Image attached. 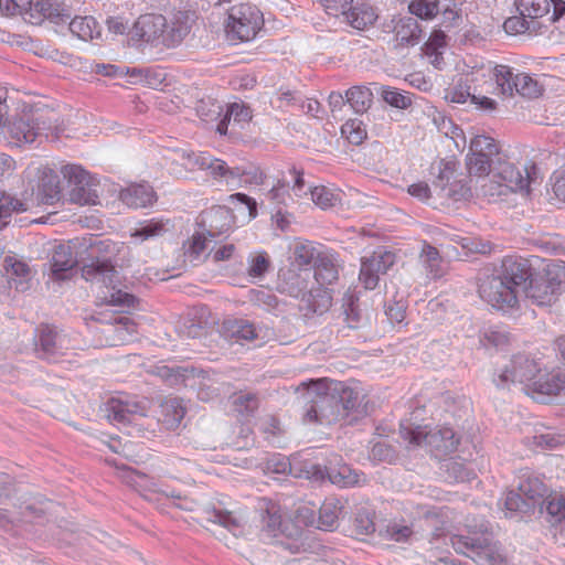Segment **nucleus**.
I'll use <instances>...</instances> for the list:
<instances>
[{
	"label": "nucleus",
	"instance_id": "603ef678",
	"mask_svg": "<svg viewBox=\"0 0 565 565\" xmlns=\"http://www.w3.org/2000/svg\"><path fill=\"white\" fill-rule=\"evenodd\" d=\"M516 9L523 17L537 21L548 12L547 0H518Z\"/></svg>",
	"mask_w": 565,
	"mask_h": 565
},
{
	"label": "nucleus",
	"instance_id": "69168bd1",
	"mask_svg": "<svg viewBox=\"0 0 565 565\" xmlns=\"http://www.w3.org/2000/svg\"><path fill=\"white\" fill-rule=\"evenodd\" d=\"M440 194L445 198L451 199L454 201L466 200L471 195V189L462 180H452L444 190L440 191Z\"/></svg>",
	"mask_w": 565,
	"mask_h": 565
},
{
	"label": "nucleus",
	"instance_id": "4be33fe9",
	"mask_svg": "<svg viewBox=\"0 0 565 565\" xmlns=\"http://www.w3.org/2000/svg\"><path fill=\"white\" fill-rule=\"evenodd\" d=\"M259 510L263 512V532L268 536L277 537L287 533V524L282 519L280 507L267 499H263L259 503Z\"/></svg>",
	"mask_w": 565,
	"mask_h": 565
},
{
	"label": "nucleus",
	"instance_id": "473e14b6",
	"mask_svg": "<svg viewBox=\"0 0 565 565\" xmlns=\"http://www.w3.org/2000/svg\"><path fill=\"white\" fill-rule=\"evenodd\" d=\"M161 422L167 429H177L185 416L183 401L177 397L167 398L161 404Z\"/></svg>",
	"mask_w": 565,
	"mask_h": 565
},
{
	"label": "nucleus",
	"instance_id": "a18cd8bd",
	"mask_svg": "<svg viewBox=\"0 0 565 565\" xmlns=\"http://www.w3.org/2000/svg\"><path fill=\"white\" fill-rule=\"evenodd\" d=\"M237 175L235 178V186L248 185H260L266 179V174L259 167L247 166V167H235Z\"/></svg>",
	"mask_w": 565,
	"mask_h": 565
},
{
	"label": "nucleus",
	"instance_id": "423d86ee",
	"mask_svg": "<svg viewBox=\"0 0 565 565\" xmlns=\"http://www.w3.org/2000/svg\"><path fill=\"white\" fill-rule=\"evenodd\" d=\"M4 138L12 147L39 146L47 140L53 127L42 117L28 115L13 117L2 127Z\"/></svg>",
	"mask_w": 565,
	"mask_h": 565
},
{
	"label": "nucleus",
	"instance_id": "6e6552de",
	"mask_svg": "<svg viewBox=\"0 0 565 565\" xmlns=\"http://www.w3.org/2000/svg\"><path fill=\"white\" fill-rule=\"evenodd\" d=\"M24 178L38 204L53 205L60 201V178L53 169L32 164L24 171Z\"/></svg>",
	"mask_w": 565,
	"mask_h": 565
},
{
	"label": "nucleus",
	"instance_id": "7c9ffc66",
	"mask_svg": "<svg viewBox=\"0 0 565 565\" xmlns=\"http://www.w3.org/2000/svg\"><path fill=\"white\" fill-rule=\"evenodd\" d=\"M313 268L315 279L320 286L327 287L338 280L339 270L337 258L334 254L328 249L318 258Z\"/></svg>",
	"mask_w": 565,
	"mask_h": 565
},
{
	"label": "nucleus",
	"instance_id": "e2e57ef3",
	"mask_svg": "<svg viewBox=\"0 0 565 565\" xmlns=\"http://www.w3.org/2000/svg\"><path fill=\"white\" fill-rule=\"evenodd\" d=\"M381 95L385 103L395 108L406 109L412 105V99L408 95L390 86L383 87Z\"/></svg>",
	"mask_w": 565,
	"mask_h": 565
},
{
	"label": "nucleus",
	"instance_id": "c03bdc74",
	"mask_svg": "<svg viewBox=\"0 0 565 565\" xmlns=\"http://www.w3.org/2000/svg\"><path fill=\"white\" fill-rule=\"evenodd\" d=\"M328 477L333 484L339 487L356 486L362 480V475L351 469L349 466L343 465L338 469L328 470Z\"/></svg>",
	"mask_w": 565,
	"mask_h": 565
},
{
	"label": "nucleus",
	"instance_id": "c9c22d12",
	"mask_svg": "<svg viewBox=\"0 0 565 565\" xmlns=\"http://www.w3.org/2000/svg\"><path fill=\"white\" fill-rule=\"evenodd\" d=\"M70 31L83 41H92L100 36V25L90 15L75 17L70 22Z\"/></svg>",
	"mask_w": 565,
	"mask_h": 565
},
{
	"label": "nucleus",
	"instance_id": "c85d7f7f",
	"mask_svg": "<svg viewBox=\"0 0 565 565\" xmlns=\"http://www.w3.org/2000/svg\"><path fill=\"white\" fill-rule=\"evenodd\" d=\"M102 332L111 337L110 345L132 341L137 334L136 323L128 317H120L115 323L105 324Z\"/></svg>",
	"mask_w": 565,
	"mask_h": 565
},
{
	"label": "nucleus",
	"instance_id": "393cba45",
	"mask_svg": "<svg viewBox=\"0 0 565 565\" xmlns=\"http://www.w3.org/2000/svg\"><path fill=\"white\" fill-rule=\"evenodd\" d=\"M120 200L128 207L141 209L152 204L156 199L152 186L148 183H136L121 190Z\"/></svg>",
	"mask_w": 565,
	"mask_h": 565
},
{
	"label": "nucleus",
	"instance_id": "a211bd4d",
	"mask_svg": "<svg viewBox=\"0 0 565 565\" xmlns=\"http://www.w3.org/2000/svg\"><path fill=\"white\" fill-rule=\"evenodd\" d=\"M105 414L113 425L121 427L132 424L139 416H143L145 407L127 398L114 397L105 404Z\"/></svg>",
	"mask_w": 565,
	"mask_h": 565
},
{
	"label": "nucleus",
	"instance_id": "c756f323",
	"mask_svg": "<svg viewBox=\"0 0 565 565\" xmlns=\"http://www.w3.org/2000/svg\"><path fill=\"white\" fill-rule=\"evenodd\" d=\"M50 264L53 277L65 279L74 268L76 259L68 245L60 244L54 248Z\"/></svg>",
	"mask_w": 565,
	"mask_h": 565
},
{
	"label": "nucleus",
	"instance_id": "864d4df0",
	"mask_svg": "<svg viewBox=\"0 0 565 565\" xmlns=\"http://www.w3.org/2000/svg\"><path fill=\"white\" fill-rule=\"evenodd\" d=\"M342 136L352 145H361L367 132L362 120L354 118L347 120L341 127Z\"/></svg>",
	"mask_w": 565,
	"mask_h": 565
},
{
	"label": "nucleus",
	"instance_id": "4c0bfd02",
	"mask_svg": "<svg viewBox=\"0 0 565 565\" xmlns=\"http://www.w3.org/2000/svg\"><path fill=\"white\" fill-rule=\"evenodd\" d=\"M342 512L340 500L327 499L319 510L318 527L323 531H332L338 526L339 516Z\"/></svg>",
	"mask_w": 565,
	"mask_h": 565
},
{
	"label": "nucleus",
	"instance_id": "6e6d98bb",
	"mask_svg": "<svg viewBox=\"0 0 565 565\" xmlns=\"http://www.w3.org/2000/svg\"><path fill=\"white\" fill-rule=\"evenodd\" d=\"M224 329L236 340H253L257 337L255 327L243 319L226 322Z\"/></svg>",
	"mask_w": 565,
	"mask_h": 565
},
{
	"label": "nucleus",
	"instance_id": "ddd939ff",
	"mask_svg": "<svg viewBox=\"0 0 565 565\" xmlns=\"http://www.w3.org/2000/svg\"><path fill=\"white\" fill-rule=\"evenodd\" d=\"M539 371L540 366L533 359L521 354L515 355L511 360L510 365L494 379V383L498 387H505L510 383H519L529 390L533 380L537 377Z\"/></svg>",
	"mask_w": 565,
	"mask_h": 565
},
{
	"label": "nucleus",
	"instance_id": "9b49d317",
	"mask_svg": "<svg viewBox=\"0 0 565 565\" xmlns=\"http://www.w3.org/2000/svg\"><path fill=\"white\" fill-rule=\"evenodd\" d=\"M479 295L482 300L502 311L513 309L519 302V290L500 274L484 279L479 286Z\"/></svg>",
	"mask_w": 565,
	"mask_h": 565
},
{
	"label": "nucleus",
	"instance_id": "b1692460",
	"mask_svg": "<svg viewBox=\"0 0 565 565\" xmlns=\"http://www.w3.org/2000/svg\"><path fill=\"white\" fill-rule=\"evenodd\" d=\"M3 268L10 284H12L17 290L23 291L28 289V284L33 274L26 262L18 258L17 256L9 255L4 257Z\"/></svg>",
	"mask_w": 565,
	"mask_h": 565
},
{
	"label": "nucleus",
	"instance_id": "1a4fd4ad",
	"mask_svg": "<svg viewBox=\"0 0 565 565\" xmlns=\"http://www.w3.org/2000/svg\"><path fill=\"white\" fill-rule=\"evenodd\" d=\"M499 156V147L491 137L479 135L471 139L466 164L470 177H487Z\"/></svg>",
	"mask_w": 565,
	"mask_h": 565
},
{
	"label": "nucleus",
	"instance_id": "0eeeda50",
	"mask_svg": "<svg viewBox=\"0 0 565 565\" xmlns=\"http://www.w3.org/2000/svg\"><path fill=\"white\" fill-rule=\"evenodd\" d=\"M263 24V14L256 7L248 3L233 6L225 25L226 36L230 41L248 42L256 38Z\"/></svg>",
	"mask_w": 565,
	"mask_h": 565
},
{
	"label": "nucleus",
	"instance_id": "58836bf2",
	"mask_svg": "<svg viewBox=\"0 0 565 565\" xmlns=\"http://www.w3.org/2000/svg\"><path fill=\"white\" fill-rule=\"evenodd\" d=\"M419 258L429 277L435 279L444 275V262L436 247L424 243Z\"/></svg>",
	"mask_w": 565,
	"mask_h": 565
},
{
	"label": "nucleus",
	"instance_id": "0e129e2a",
	"mask_svg": "<svg viewBox=\"0 0 565 565\" xmlns=\"http://www.w3.org/2000/svg\"><path fill=\"white\" fill-rule=\"evenodd\" d=\"M207 520L220 524L228 531H236L239 527L238 520L228 511L222 509H213L207 511Z\"/></svg>",
	"mask_w": 565,
	"mask_h": 565
},
{
	"label": "nucleus",
	"instance_id": "20e7f679",
	"mask_svg": "<svg viewBox=\"0 0 565 565\" xmlns=\"http://www.w3.org/2000/svg\"><path fill=\"white\" fill-rule=\"evenodd\" d=\"M82 276L86 281L105 288L100 298L113 306H132L135 297L119 288L120 277L107 257L93 258L82 267Z\"/></svg>",
	"mask_w": 565,
	"mask_h": 565
},
{
	"label": "nucleus",
	"instance_id": "aec40b11",
	"mask_svg": "<svg viewBox=\"0 0 565 565\" xmlns=\"http://www.w3.org/2000/svg\"><path fill=\"white\" fill-rule=\"evenodd\" d=\"M394 263L392 253H374L369 258H363L359 278L366 289L377 286L380 274H385Z\"/></svg>",
	"mask_w": 565,
	"mask_h": 565
},
{
	"label": "nucleus",
	"instance_id": "bb28decb",
	"mask_svg": "<svg viewBox=\"0 0 565 565\" xmlns=\"http://www.w3.org/2000/svg\"><path fill=\"white\" fill-rule=\"evenodd\" d=\"M479 74L483 77L489 76L494 79L497 87L503 95L512 96L514 94L515 75L512 68L507 65H492L489 63L479 70Z\"/></svg>",
	"mask_w": 565,
	"mask_h": 565
},
{
	"label": "nucleus",
	"instance_id": "7ed1b4c3",
	"mask_svg": "<svg viewBox=\"0 0 565 565\" xmlns=\"http://www.w3.org/2000/svg\"><path fill=\"white\" fill-rule=\"evenodd\" d=\"M399 434L408 445L425 446L436 458L454 452L459 445L458 435L449 426H413L408 422H402Z\"/></svg>",
	"mask_w": 565,
	"mask_h": 565
},
{
	"label": "nucleus",
	"instance_id": "f704fd0d",
	"mask_svg": "<svg viewBox=\"0 0 565 565\" xmlns=\"http://www.w3.org/2000/svg\"><path fill=\"white\" fill-rule=\"evenodd\" d=\"M202 223H209L206 235L213 238L228 231L230 213L225 207H213L203 215Z\"/></svg>",
	"mask_w": 565,
	"mask_h": 565
},
{
	"label": "nucleus",
	"instance_id": "dca6fc26",
	"mask_svg": "<svg viewBox=\"0 0 565 565\" xmlns=\"http://www.w3.org/2000/svg\"><path fill=\"white\" fill-rule=\"evenodd\" d=\"M183 157L186 158L188 166L191 168L207 170L214 179L226 185L235 186L237 171H235V167H228L224 160L214 158L207 152H183Z\"/></svg>",
	"mask_w": 565,
	"mask_h": 565
},
{
	"label": "nucleus",
	"instance_id": "9d476101",
	"mask_svg": "<svg viewBox=\"0 0 565 565\" xmlns=\"http://www.w3.org/2000/svg\"><path fill=\"white\" fill-rule=\"evenodd\" d=\"M539 169L534 163L526 164L521 171L510 162H499L494 169V178H498L502 183L497 184L499 193L509 192H530L531 183L537 180Z\"/></svg>",
	"mask_w": 565,
	"mask_h": 565
},
{
	"label": "nucleus",
	"instance_id": "39448f33",
	"mask_svg": "<svg viewBox=\"0 0 565 565\" xmlns=\"http://www.w3.org/2000/svg\"><path fill=\"white\" fill-rule=\"evenodd\" d=\"M482 533L455 534L450 537L454 550L478 565H507V559L486 530Z\"/></svg>",
	"mask_w": 565,
	"mask_h": 565
},
{
	"label": "nucleus",
	"instance_id": "052dcab7",
	"mask_svg": "<svg viewBox=\"0 0 565 565\" xmlns=\"http://www.w3.org/2000/svg\"><path fill=\"white\" fill-rule=\"evenodd\" d=\"M152 372L171 386L179 385L185 380V370L179 366L157 365Z\"/></svg>",
	"mask_w": 565,
	"mask_h": 565
},
{
	"label": "nucleus",
	"instance_id": "13d9d810",
	"mask_svg": "<svg viewBox=\"0 0 565 565\" xmlns=\"http://www.w3.org/2000/svg\"><path fill=\"white\" fill-rule=\"evenodd\" d=\"M310 195L312 202L322 210L332 207L339 202V195L324 185L312 188Z\"/></svg>",
	"mask_w": 565,
	"mask_h": 565
},
{
	"label": "nucleus",
	"instance_id": "79ce46f5",
	"mask_svg": "<svg viewBox=\"0 0 565 565\" xmlns=\"http://www.w3.org/2000/svg\"><path fill=\"white\" fill-rule=\"evenodd\" d=\"M167 224L158 220L145 221L131 233V237L139 243L159 237L167 232Z\"/></svg>",
	"mask_w": 565,
	"mask_h": 565
},
{
	"label": "nucleus",
	"instance_id": "3c124183",
	"mask_svg": "<svg viewBox=\"0 0 565 565\" xmlns=\"http://www.w3.org/2000/svg\"><path fill=\"white\" fill-rule=\"evenodd\" d=\"M358 299L353 294H345L343 297L344 322L349 329L361 327L363 318L356 305Z\"/></svg>",
	"mask_w": 565,
	"mask_h": 565
},
{
	"label": "nucleus",
	"instance_id": "cd10ccee",
	"mask_svg": "<svg viewBox=\"0 0 565 565\" xmlns=\"http://www.w3.org/2000/svg\"><path fill=\"white\" fill-rule=\"evenodd\" d=\"M326 250L327 249L317 246L313 242L297 239L292 247L295 264L301 269H310Z\"/></svg>",
	"mask_w": 565,
	"mask_h": 565
},
{
	"label": "nucleus",
	"instance_id": "e433bc0d",
	"mask_svg": "<svg viewBox=\"0 0 565 565\" xmlns=\"http://www.w3.org/2000/svg\"><path fill=\"white\" fill-rule=\"evenodd\" d=\"M252 118L250 109L244 104L233 103L227 107L224 118L217 125V132L220 135L227 134V127L231 122L242 127L247 124Z\"/></svg>",
	"mask_w": 565,
	"mask_h": 565
},
{
	"label": "nucleus",
	"instance_id": "f3484780",
	"mask_svg": "<svg viewBox=\"0 0 565 565\" xmlns=\"http://www.w3.org/2000/svg\"><path fill=\"white\" fill-rule=\"evenodd\" d=\"M499 274L510 282L512 287L525 290L526 284L533 279V268L529 259L510 255L502 259Z\"/></svg>",
	"mask_w": 565,
	"mask_h": 565
},
{
	"label": "nucleus",
	"instance_id": "2eb2a0df",
	"mask_svg": "<svg viewBox=\"0 0 565 565\" xmlns=\"http://www.w3.org/2000/svg\"><path fill=\"white\" fill-rule=\"evenodd\" d=\"M71 348L66 335L60 333L54 328L42 324L36 329L35 352L39 358L55 362Z\"/></svg>",
	"mask_w": 565,
	"mask_h": 565
},
{
	"label": "nucleus",
	"instance_id": "5fc2aeb1",
	"mask_svg": "<svg viewBox=\"0 0 565 565\" xmlns=\"http://www.w3.org/2000/svg\"><path fill=\"white\" fill-rule=\"evenodd\" d=\"M480 343L484 348L502 349L509 343V332L501 327H490L483 331Z\"/></svg>",
	"mask_w": 565,
	"mask_h": 565
},
{
	"label": "nucleus",
	"instance_id": "a878e982",
	"mask_svg": "<svg viewBox=\"0 0 565 565\" xmlns=\"http://www.w3.org/2000/svg\"><path fill=\"white\" fill-rule=\"evenodd\" d=\"M518 490L526 500L533 502V507L541 505L542 498L547 489L542 479L530 470H525L519 477Z\"/></svg>",
	"mask_w": 565,
	"mask_h": 565
},
{
	"label": "nucleus",
	"instance_id": "49530a36",
	"mask_svg": "<svg viewBox=\"0 0 565 565\" xmlns=\"http://www.w3.org/2000/svg\"><path fill=\"white\" fill-rule=\"evenodd\" d=\"M537 26L539 21L523 17L521 13H519V15L508 18L503 23L505 32L512 35L535 32Z\"/></svg>",
	"mask_w": 565,
	"mask_h": 565
},
{
	"label": "nucleus",
	"instance_id": "f03ea898",
	"mask_svg": "<svg viewBox=\"0 0 565 565\" xmlns=\"http://www.w3.org/2000/svg\"><path fill=\"white\" fill-rule=\"evenodd\" d=\"M302 390L307 405L305 420L308 423L331 424L341 419L340 406L331 390V381L317 380L302 382L297 391Z\"/></svg>",
	"mask_w": 565,
	"mask_h": 565
},
{
	"label": "nucleus",
	"instance_id": "6ab92c4d",
	"mask_svg": "<svg viewBox=\"0 0 565 565\" xmlns=\"http://www.w3.org/2000/svg\"><path fill=\"white\" fill-rule=\"evenodd\" d=\"M331 390L334 392L335 399L340 406L341 419L350 415L351 412L356 415L351 420H355L359 416L365 414L362 402L365 396L356 387H351L339 381H331Z\"/></svg>",
	"mask_w": 565,
	"mask_h": 565
},
{
	"label": "nucleus",
	"instance_id": "4d7b16f0",
	"mask_svg": "<svg viewBox=\"0 0 565 565\" xmlns=\"http://www.w3.org/2000/svg\"><path fill=\"white\" fill-rule=\"evenodd\" d=\"M233 409L241 416H250L258 408L259 401L254 393H241L233 396Z\"/></svg>",
	"mask_w": 565,
	"mask_h": 565
},
{
	"label": "nucleus",
	"instance_id": "bf43d9fd",
	"mask_svg": "<svg viewBox=\"0 0 565 565\" xmlns=\"http://www.w3.org/2000/svg\"><path fill=\"white\" fill-rule=\"evenodd\" d=\"M408 9L412 14L428 20L438 13V0H413Z\"/></svg>",
	"mask_w": 565,
	"mask_h": 565
},
{
	"label": "nucleus",
	"instance_id": "338daca9",
	"mask_svg": "<svg viewBox=\"0 0 565 565\" xmlns=\"http://www.w3.org/2000/svg\"><path fill=\"white\" fill-rule=\"evenodd\" d=\"M437 169L438 174L434 182L436 188L444 190L455 179V163L452 161L440 160L433 170Z\"/></svg>",
	"mask_w": 565,
	"mask_h": 565
},
{
	"label": "nucleus",
	"instance_id": "72a5a7b5",
	"mask_svg": "<svg viewBox=\"0 0 565 565\" xmlns=\"http://www.w3.org/2000/svg\"><path fill=\"white\" fill-rule=\"evenodd\" d=\"M479 71L471 73L465 77H460L450 87L445 90V99L451 103L463 104L468 99H472L475 90L470 83L478 79Z\"/></svg>",
	"mask_w": 565,
	"mask_h": 565
},
{
	"label": "nucleus",
	"instance_id": "774afa93",
	"mask_svg": "<svg viewBox=\"0 0 565 565\" xmlns=\"http://www.w3.org/2000/svg\"><path fill=\"white\" fill-rule=\"evenodd\" d=\"M269 268V260L266 254H258L250 258L248 263V276L252 278L263 277Z\"/></svg>",
	"mask_w": 565,
	"mask_h": 565
},
{
	"label": "nucleus",
	"instance_id": "37998d69",
	"mask_svg": "<svg viewBox=\"0 0 565 565\" xmlns=\"http://www.w3.org/2000/svg\"><path fill=\"white\" fill-rule=\"evenodd\" d=\"M504 507L510 516H513L514 513L520 515L527 514L535 509L533 502L526 500L518 489L511 490L505 494Z\"/></svg>",
	"mask_w": 565,
	"mask_h": 565
},
{
	"label": "nucleus",
	"instance_id": "ea45409f",
	"mask_svg": "<svg viewBox=\"0 0 565 565\" xmlns=\"http://www.w3.org/2000/svg\"><path fill=\"white\" fill-rule=\"evenodd\" d=\"M347 102L358 114L365 113L373 102L372 92L365 86H353L345 92Z\"/></svg>",
	"mask_w": 565,
	"mask_h": 565
},
{
	"label": "nucleus",
	"instance_id": "412c9836",
	"mask_svg": "<svg viewBox=\"0 0 565 565\" xmlns=\"http://www.w3.org/2000/svg\"><path fill=\"white\" fill-rule=\"evenodd\" d=\"M565 390V376L558 373H543L540 369L527 392L533 398L544 402L545 397L559 394Z\"/></svg>",
	"mask_w": 565,
	"mask_h": 565
},
{
	"label": "nucleus",
	"instance_id": "09e8293b",
	"mask_svg": "<svg viewBox=\"0 0 565 565\" xmlns=\"http://www.w3.org/2000/svg\"><path fill=\"white\" fill-rule=\"evenodd\" d=\"M513 86L514 93L526 98H536L543 90L539 82L529 74H516L515 84H513Z\"/></svg>",
	"mask_w": 565,
	"mask_h": 565
},
{
	"label": "nucleus",
	"instance_id": "f8f14e48",
	"mask_svg": "<svg viewBox=\"0 0 565 565\" xmlns=\"http://www.w3.org/2000/svg\"><path fill=\"white\" fill-rule=\"evenodd\" d=\"M62 175L72 185L70 200L79 205L96 204L98 194L92 188L89 174L78 164H65L61 168Z\"/></svg>",
	"mask_w": 565,
	"mask_h": 565
},
{
	"label": "nucleus",
	"instance_id": "f257e3e1",
	"mask_svg": "<svg viewBox=\"0 0 565 565\" xmlns=\"http://www.w3.org/2000/svg\"><path fill=\"white\" fill-rule=\"evenodd\" d=\"M135 33L152 46L175 47L190 33V17L178 11L169 17L162 14H143L135 23Z\"/></svg>",
	"mask_w": 565,
	"mask_h": 565
},
{
	"label": "nucleus",
	"instance_id": "2f4dec72",
	"mask_svg": "<svg viewBox=\"0 0 565 565\" xmlns=\"http://www.w3.org/2000/svg\"><path fill=\"white\" fill-rule=\"evenodd\" d=\"M344 17L351 26L356 30H364L376 21L377 13L369 3L358 2L350 4Z\"/></svg>",
	"mask_w": 565,
	"mask_h": 565
},
{
	"label": "nucleus",
	"instance_id": "680f3d73",
	"mask_svg": "<svg viewBox=\"0 0 565 565\" xmlns=\"http://www.w3.org/2000/svg\"><path fill=\"white\" fill-rule=\"evenodd\" d=\"M443 469L448 473V478L454 482L468 481L473 475V472L467 469L462 462L454 459L446 460L443 463Z\"/></svg>",
	"mask_w": 565,
	"mask_h": 565
},
{
	"label": "nucleus",
	"instance_id": "8fccbe9b",
	"mask_svg": "<svg viewBox=\"0 0 565 565\" xmlns=\"http://www.w3.org/2000/svg\"><path fill=\"white\" fill-rule=\"evenodd\" d=\"M207 236L204 233H194L185 249V257L193 264L201 263L205 257ZM207 256H210L207 254Z\"/></svg>",
	"mask_w": 565,
	"mask_h": 565
},
{
	"label": "nucleus",
	"instance_id": "a19ab883",
	"mask_svg": "<svg viewBox=\"0 0 565 565\" xmlns=\"http://www.w3.org/2000/svg\"><path fill=\"white\" fill-rule=\"evenodd\" d=\"M24 211H26L24 202L6 192H0V231L11 222L14 213Z\"/></svg>",
	"mask_w": 565,
	"mask_h": 565
},
{
	"label": "nucleus",
	"instance_id": "4468645a",
	"mask_svg": "<svg viewBox=\"0 0 565 565\" xmlns=\"http://www.w3.org/2000/svg\"><path fill=\"white\" fill-rule=\"evenodd\" d=\"M562 274L548 268L545 276L530 280L525 288L526 297L537 306H551L561 294Z\"/></svg>",
	"mask_w": 565,
	"mask_h": 565
},
{
	"label": "nucleus",
	"instance_id": "5701e85b",
	"mask_svg": "<svg viewBox=\"0 0 565 565\" xmlns=\"http://www.w3.org/2000/svg\"><path fill=\"white\" fill-rule=\"evenodd\" d=\"M393 33L399 45H416L422 38V29L414 17H397L392 20Z\"/></svg>",
	"mask_w": 565,
	"mask_h": 565
},
{
	"label": "nucleus",
	"instance_id": "de8ad7c7",
	"mask_svg": "<svg viewBox=\"0 0 565 565\" xmlns=\"http://www.w3.org/2000/svg\"><path fill=\"white\" fill-rule=\"evenodd\" d=\"M543 502L545 503L550 522L565 525V497L563 494L553 493L547 495Z\"/></svg>",
	"mask_w": 565,
	"mask_h": 565
}]
</instances>
